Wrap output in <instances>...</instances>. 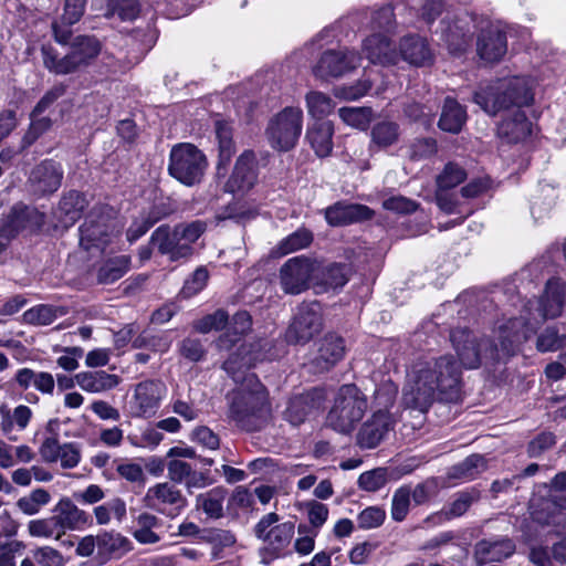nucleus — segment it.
<instances>
[{
	"mask_svg": "<svg viewBox=\"0 0 566 566\" xmlns=\"http://www.w3.org/2000/svg\"><path fill=\"white\" fill-rule=\"evenodd\" d=\"M386 512L379 506H368L357 516L358 527L361 530L377 528L382 525Z\"/></svg>",
	"mask_w": 566,
	"mask_h": 566,
	"instance_id": "55",
	"label": "nucleus"
},
{
	"mask_svg": "<svg viewBox=\"0 0 566 566\" xmlns=\"http://www.w3.org/2000/svg\"><path fill=\"white\" fill-rule=\"evenodd\" d=\"M250 366V357L241 352H235L230 354L223 361L222 369L237 385H242L247 384V379L250 376H256L255 374L248 373Z\"/></svg>",
	"mask_w": 566,
	"mask_h": 566,
	"instance_id": "41",
	"label": "nucleus"
},
{
	"mask_svg": "<svg viewBox=\"0 0 566 566\" xmlns=\"http://www.w3.org/2000/svg\"><path fill=\"white\" fill-rule=\"evenodd\" d=\"M154 226V222L147 217L145 212H143L138 218L133 220L126 230V238L130 243H133L146 234L147 231Z\"/></svg>",
	"mask_w": 566,
	"mask_h": 566,
	"instance_id": "62",
	"label": "nucleus"
},
{
	"mask_svg": "<svg viewBox=\"0 0 566 566\" xmlns=\"http://www.w3.org/2000/svg\"><path fill=\"white\" fill-rule=\"evenodd\" d=\"M473 102L485 113L496 115L512 106L520 109L522 106L530 105L533 102V94L526 80L515 76L481 87L474 93Z\"/></svg>",
	"mask_w": 566,
	"mask_h": 566,
	"instance_id": "5",
	"label": "nucleus"
},
{
	"mask_svg": "<svg viewBox=\"0 0 566 566\" xmlns=\"http://www.w3.org/2000/svg\"><path fill=\"white\" fill-rule=\"evenodd\" d=\"M515 543L507 536H497L479 541L474 546V557L478 564L502 562L515 552Z\"/></svg>",
	"mask_w": 566,
	"mask_h": 566,
	"instance_id": "20",
	"label": "nucleus"
},
{
	"mask_svg": "<svg viewBox=\"0 0 566 566\" xmlns=\"http://www.w3.org/2000/svg\"><path fill=\"white\" fill-rule=\"evenodd\" d=\"M209 274L208 271L205 268H198L191 275L190 279H188L181 290V293L185 297H190L195 294H197L199 291H201L207 281H208Z\"/></svg>",
	"mask_w": 566,
	"mask_h": 566,
	"instance_id": "59",
	"label": "nucleus"
},
{
	"mask_svg": "<svg viewBox=\"0 0 566 566\" xmlns=\"http://www.w3.org/2000/svg\"><path fill=\"white\" fill-rule=\"evenodd\" d=\"M56 521L64 535L67 531H80L92 524L91 515L81 510L67 496H63L52 509Z\"/></svg>",
	"mask_w": 566,
	"mask_h": 566,
	"instance_id": "21",
	"label": "nucleus"
},
{
	"mask_svg": "<svg viewBox=\"0 0 566 566\" xmlns=\"http://www.w3.org/2000/svg\"><path fill=\"white\" fill-rule=\"evenodd\" d=\"M63 179V170L53 160H44L35 166L29 177V181L35 193L40 196L55 192Z\"/></svg>",
	"mask_w": 566,
	"mask_h": 566,
	"instance_id": "19",
	"label": "nucleus"
},
{
	"mask_svg": "<svg viewBox=\"0 0 566 566\" xmlns=\"http://www.w3.org/2000/svg\"><path fill=\"white\" fill-rule=\"evenodd\" d=\"M402 59L416 66H423L431 61V51L427 41L419 35L405 36L400 42Z\"/></svg>",
	"mask_w": 566,
	"mask_h": 566,
	"instance_id": "33",
	"label": "nucleus"
},
{
	"mask_svg": "<svg viewBox=\"0 0 566 566\" xmlns=\"http://www.w3.org/2000/svg\"><path fill=\"white\" fill-rule=\"evenodd\" d=\"M202 539L211 545V560L223 558L224 549L237 543V537L231 531L221 528L210 530Z\"/></svg>",
	"mask_w": 566,
	"mask_h": 566,
	"instance_id": "42",
	"label": "nucleus"
},
{
	"mask_svg": "<svg viewBox=\"0 0 566 566\" xmlns=\"http://www.w3.org/2000/svg\"><path fill=\"white\" fill-rule=\"evenodd\" d=\"M313 233L306 228H300L282 239L273 249L275 256H284L298 250L305 249L313 242Z\"/></svg>",
	"mask_w": 566,
	"mask_h": 566,
	"instance_id": "40",
	"label": "nucleus"
},
{
	"mask_svg": "<svg viewBox=\"0 0 566 566\" xmlns=\"http://www.w3.org/2000/svg\"><path fill=\"white\" fill-rule=\"evenodd\" d=\"M137 0H107V18L118 17L122 21H132L139 14Z\"/></svg>",
	"mask_w": 566,
	"mask_h": 566,
	"instance_id": "47",
	"label": "nucleus"
},
{
	"mask_svg": "<svg viewBox=\"0 0 566 566\" xmlns=\"http://www.w3.org/2000/svg\"><path fill=\"white\" fill-rule=\"evenodd\" d=\"M312 400L308 394L293 397L284 411V418L293 426L301 424L313 408Z\"/></svg>",
	"mask_w": 566,
	"mask_h": 566,
	"instance_id": "45",
	"label": "nucleus"
},
{
	"mask_svg": "<svg viewBox=\"0 0 566 566\" xmlns=\"http://www.w3.org/2000/svg\"><path fill=\"white\" fill-rule=\"evenodd\" d=\"M229 314L227 311L219 308L211 314L193 322V329L207 334L211 331H221L228 326Z\"/></svg>",
	"mask_w": 566,
	"mask_h": 566,
	"instance_id": "49",
	"label": "nucleus"
},
{
	"mask_svg": "<svg viewBox=\"0 0 566 566\" xmlns=\"http://www.w3.org/2000/svg\"><path fill=\"white\" fill-rule=\"evenodd\" d=\"M133 548V543L118 532L104 531L98 534V559L102 564L119 559Z\"/></svg>",
	"mask_w": 566,
	"mask_h": 566,
	"instance_id": "25",
	"label": "nucleus"
},
{
	"mask_svg": "<svg viewBox=\"0 0 566 566\" xmlns=\"http://www.w3.org/2000/svg\"><path fill=\"white\" fill-rule=\"evenodd\" d=\"M28 532L32 537L54 538L56 541L64 536L53 513L48 517L31 520L28 523Z\"/></svg>",
	"mask_w": 566,
	"mask_h": 566,
	"instance_id": "43",
	"label": "nucleus"
},
{
	"mask_svg": "<svg viewBox=\"0 0 566 566\" xmlns=\"http://www.w3.org/2000/svg\"><path fill=\"white\" fill-rule=\"evenodd\" d=\"M522 318H510L493 333V338L476 336L467 327H455L450 332V340L460 366L476 369L481 365L495 364L516 354L518 346L527 339Z\"/></svg>",
	"mask_w": 566,
	"mask_h": 566,
	"instance_id": "2",
	"label": "nucleus"
},
{
	"mask_svg": "<svg viewBox=\"0 0 566 566\" xmlns=\"http://www.w3.org/2000/svg\"><path fill=\"white\" fill-rule=\"evenodd\" d=\"M33 556L40 566H63L64 558L62 554L50 546L39 547L33 552Z\"/></svg>",
	"mask_w": 566,
	"mask_h": 566,
	"instance_id": "60",
	"label": "nucleus"
},
{
	"mask_svg": "<svg viewBox=\"0 0 566 566\" xmlns=\"http://www.w3.org/2000/svg\"><path fill=\"white\" fill-rule=\"evenodd\" d=\"M45 223L44 213L36 208L21 201L14 203L10 210L0 217V239L11 242L22 231H39Z\"/></svg>",
	"mask_w": 566,
	"mask_h": 566,
	"instance_id": "11",
	"label": "nucleus"
},
{
	"mask_svg": "<svg viewBox=\"0 0 566 566\" xmlns=\"http://www.w3.org/2000/svg\"><path fill=\"white\" fill-rule=\"evenodd\" d=\"M295 533L293 522L280 523V515L275 512L263 515L253 527L254 536L265 543L259 551L261 562L270 564L281 557L283 551L290 545Z\"/></svg>",
	"mask_w": 566,
	"mask_h": 566,
	"instance_id": "8",
	"label": "nucleus"
},
{
	"mask_svg": "<svg viewBox=\"0 0 566 566\" xmlns=\"http://www.w3.org/2000/svg\"><path fill=\"white\" fill-rule=\"evenodd\" d=\"M302 109L285 107L270 120L266 135L271 142H296L302 133Z\"/></svg>",
	"mask_w": 566,
	"mask_h": 566,
	"instance_id": "16",
	"label": "nucleus"
},
{
	"mask_svg": "<svg viewBox=\"0 0 566 566\" xmlns=\"http://www.w3.org/2000/svg\"><path fill=\"white\" fill-rule=\"evenodd\" d=\"M205 221L159 226L150 235L149 245L171 262L188 260L195 252L193 243L205 233Z\"/></svg>",
	"mask_w": 566,
	"mask_h": 566,
	"instance_id": "4",
	"label": "nucleus"
},
{
	"mask_svg": "<svg viewBox=\"0 0 566 566\" xmlns=\"http://www.w3.org/2000/svg\"><path fill=\"white\" fill-rule=\"evenodd\" d=\"M391 429L390 415L387 411L378 410L361 426L357 434V442L361 448L374 449Z\"/></svg>",
	"mask_w": 566,
	"mask_h": 566,
	"instance_id": "22",
	"label": "nucleus"
},
{
	"mask_svg": "<svg viewBox=\"0 0 566 566\" xmlns=\"http://www.w3.org/2000/svg\"><path fill=\"white\" fill-rule=\"evenodd\" d=\"M371 88V83L368 80L358 81L353 85L337 86L334 90L336 97L347 101H355L364 95Z\"/></svg>",
	"mask_w": 566,
	"mask_h": 566,
	"instance_id": "57",
	"label": "nucleus"
},
{
	"mask_svg": "<svg viewBox=\"0 0 566 566\" xmlns=\"http://www.w3.org/2000/svg\"><path fill=\"white\" fill-rule=\"evenodd\" d=\"M315 270V261L305 255L289 259L280 269L279 277L283 292L297 295L306 291Z\"/></svg>",
	"mask_w": 566,
	"mask_h": 566,
	"instance_id": "12",
	"label": "nucleus"
},
{
	"mask_svg": "<svg viewBox=\"0 0 566 566\" xmlns=\"http://www.w3.org/2000/svg\"><path fill=\"white\" fill-rule=\"evenodd\" d=\"M468 178L467 170L454 161L444 165L441 172L436 177L437 188L453 189Z\"/></svg>",
	"mask_w": 566,
	"mask_h": 566,
	"instance_id": "46",
	"label": "nucleus"
},
{
	"mask_svg": "<svg viewBox=\"0 0 566 566\" xmlns=\"http://www.w3.org/2000/svg\"><path fill=\"white\" fill-rule=\"evenodd\" d=\"M555 444V434L549 431H543L528 442L527 454L531 458H538L545 451L552 449Z\"/></svg>",
	"mask_w": 566,
	"mask_h": 566,
	"instance_id": "56",
	"label": "nucleus"
},
{
	"mask_svg": "<svg viewBox=\"0 0 566 566\" xmlns=\"http://www.w3.org/2000/svg\"><path fill=\"white\" fill-rule=\"evenodd\" d=\"M207 166L205 154L195 144H176L171 148L169 174L185 186L199 184Z\"/></svg>",
	"mask_w": 566,
	"mask_h": 566,
	"instance_id": "9",
	"label": "nucleus"
},
{
	"mask_svg": "<svg viewBox=\"0 0 566 566\" xmlns=\"http://www.w3.org/2000/svg\"><path fill=\"white\" fill-rule=\"evenodd\" d=\"M481 492L478 488L472 486L454 494L452 502L443 507L440 512L446 520H452L464 515L472 504L479 502Z\"/></svg>",
	"mask_w": 566,
	"mask_h": 566,
	"instance_id": "37",
	"label": "nucleus"
},
{
	"mask_svg": "<svg viewBox=\"0 0 566 566\" xmlns=\"http://www.w3.org/2000/svg\"><path fill=\"white\" fill-rule=\"evenodd\" d=\"M69 313L67 307L51 304H40L23 313V321L34 326H45L53 323L57 317Z\"/></svg>",
	"mask_w": 566,
	"mask_h": 566,
	"instance_id": "38",
	"label": "nucleus"
},
{
	"mask_svg": "<svg viewBox=\"0 0 566 566\" xmlns=\"http://www.w3.org/2000/svg\"><path fill=\"white\" fill-rule=\"evenodd\" d=\"M87 0H65L64 12L60 22H53L52 29L54 39L61 44H65L71 38V25L80 21L84 14Z\"/></svg>",
	"mask_w": 566,
	"mask_h": 566,
	"instance_id": "29",
	"label": "nucleus"
},
{
	"mask_svg": "<svg viewBox=\"0 0 566 566\" xmlns=\"http://www.w3.org/2000/svg\"><path fill=\"white\" fill-rule=\"evenodd\" d=\"M360 55L353 50H328L322 54L313 67V73L322 80L342 76L346 72L356 69L360 64Z\"/></svg>",
	"mask_w": 566,
	"mask_h": 566,
	"instance_id": "13",
	"label": "nucleus"
},
{
	"mask_svg": "<svg viewBox=\"0 0 566 566\" xmlns=\"http://www.w3.org/2000/svg\"><path fill=\"white\" fill-rule=\"evenodd\" d=\"M338 114L348 126L364 130L370 124L373 111L369 107H342Z\"/></svg>",
	"mask_w": 566,
	"mask_h": 566,
	"instance_id": "48",
	"label": "nucleus"
},
{
	"mask_svg": "<svg viewBox=\"0 0 566 566\" xmlns=\"http://www.w3.org/2000/svg\"><path fill=\"white\" fill-rule=\"evenodd\" d=\"M101 42L92 35H78L73 39L70 50L59 56L51 46H42V57L45 69L56 75H66L87 67L101 53Z\"/></svg>",
	"mask_w": 566,
	"mask_h": 566,
	"instance_id": "6",
	"label": "nucleus"
},
{
	"mask_svg": "<svg viewBox=\"0 0 566 566\" xmlns=\"http://www.w3.org/2000/svg\"><path fill=\"white\" fill-rule=\"evenodd\" d=\"M256 159L252 150L243 151L237 159L234 170L227 182L231 192L248 191L256 182Z\"/></svg>",
	"mask_w": 566,
	"mask_h": 566,
	"instance_id": "23",
	"label": "nucleus"
},
{
	"mask_svg": "<svg viewBox=\"0 0 566 566\" xmlns=\"http://www.w3.org/2000/svg\"><path fill=\"white\" fill-rule=\"evenodd\" d=\"M253 211L247 209L240 202H231L214 216L216 221L233 220L237 223H244L254 218Z\"/></svg>",
	"mask_w": 566,
	"mask_h": 566,
	"instance_id": "52",
	"label": "nucleus"
},
{
	"mask_svg": "<svg viewBox=\"0 0 566 566\" xmlns=\"http://www.w3.org/2000/svg\"><path fill=\"white\" fill-rule=\"evenodd\" d=\"M229 418L248 432L262 430L271 418V403L265 386L256 376L227 394Z\"/></svg>",
	"mask_w": 566,
	"mask_h": 566,
	"instance_id": "3",
	"label": "nucleus"
},
{
	"mask_svg": "<svg viewBox=\"0 0 566 566\" xmlns=\"http://www.w3.org/2000/svg\"><path fill=\"white\" fill-rule=\"evenodd\" d=\"M350 268L345 263H333L324 268L316 284L317 293L343 287L349 280Z\"/></svg>",
	"mask_w": 566,
	"mask_h": 566,
	"instance_id": "36",
	"label": "nucleus"
},
{
	"mask_svg": "<svg viewBox=\"0 0 566 566\" xmlns=\"http://www.w3.org/2000/svg\"><path fill=\"white\" fill-rule=\"evenodd\" d=\"M177 202L169 197H165L157 199L145 213L156 224L177 212Z\"/></svg>",
	"mask_w": 566,
	"mask_h": 566,
	"instance_id": "54",
	"label": "nucleus"
},
{
	"mask_svg": "<svg viewBox=\"0 0 566 566\" xmlns=\"http://www.w3.org/2000/svg\"><path fill=\"white\" fill-rule=\"evenodd\" d=\"M497 136L509 142H525L534 136L533 124L524 112L516 109L512 117L503 119L497 126Z\"/></svg>",
	"mask_w": 566,
	"mask_h": 566,
	"instance_id": "28",
	"label": "nucleus"
},
{
	"mask_svg": "<svg viewBox=\"0 0 566 566\" xmlns=\"http://www.w3.org/2000/svg\"><path fill=\"white\" fill-rule=\"evenodd\" d=\"M374 211L360 203L339 200L324 209V217L331 227H344L371 219Z\"/></svg>",
	"mask_w": 566,
	"mask_h": 566,
	"instance_id": "17",
	"label": "nucleus"
},
{
	"mask_svg": "<svg viewBox=\"0 0 566 566\" xmlns=\"http://www.w3.org/2000/svg\"><path fill=\"white\" fill-rule=\"evenodd\" d=\"M488 469V460L484 455L473 453L463 461L452 465L448 471L450 480L471 481Z\"/></svg>",
	"mask_w": 566,
	"mask_h": 566,
	"instance_id": "34",
	"label": "nucleus"
},
{
	"mask_svg": "<svg viewBox=\"0 0 566 566\" xmlns=\"http://www.w3.org/2000/svg\"><path fill=\"white\" fill-rule=\"evenodd\" d=\"M86 205L81 192L71 190L61 198L55 216L64 227H71L81 218Z\"/></svg>",
	"mask_w": 566,
	"mask_h": 566,
	"instance_id": "32",
	"label": "nucleus"
},
{
	"mask_svg": "<svg viewBox=\"0 0 566 566\" xmlns=\"http://www.w3.org/2000/svg\"><path fill=\"white\" fill-rule=\"evenodd\" d=\"M395 13L391 6H385L374 12L371 27L374 30L390 31L394 27Z\"/></svg>",
	"mask_w": 566,
	"mask_h": 566,
	"instance_id": "61",
	"label": "nucleus"
},
{
	"mask_svg": "<svg viewBox=\"0 0 566 566\" xmlns=\"http://www.w3.org/2000/svg\"><path fill=\"white\" fill-rule=\"evenodd\" d=\"M467 108L455 98L447 96L444 98L438 126L441 130L451 134H458L467 123Z\"/></svg>",
	"mask_w": 566,
	"mask_h": 566,
	"instance_id": "31",
	"label": "nucleus"
},
{
	"mask_svg": "<svg viewBox=\"0 0 566 566\" xmlns=\"http://www.w3.org/2000/svg\"><path fill=\"white\" fill-rule=\"evenodd\" d=\"M143 501L145 506L163 514H167V507L178 514L187 506L186 496L170 482L157 483L150 486Z\"/></svg>",
	"mask_w": 566,
	"mask_h": 566,
	"instance_id": "14",
	"label": "nucleus"
},
{
	"mask_svg": "<svg viewBox=\"0 0 566 566\" xmlns=\"http://www.w3.org/2000/svg\"><path fill=\"white\" fill-rule=\"evenodd\" d=\"M566 348V333L557 326H547L537 336L536 349L541 353L557 352Z\"/></svg>",
	"mask_w": 566,
	"mask_h": 566,
	"instance_id": "44",
	"label": "nucleus"
},
{
	"mask_svg": "<svg viewBox=\"0 0 566 566\" xmlns=\"http://www.w3.org/2000/svg\"><path fill=\"white\" fill-rule=\"evenodd\" d=\"M305 99L308 114L316 118L328 115L334 108L332 98L322 92L311 91L306 94Z\"/></svg>",
	"mask_w": 566,
	"mask_h": 566,
	"instance_id": "50",
	"label": "nucleus"
},
{
	"mask_svg": "<svg viewBox=\"0 0 566 566\" xmlns=\"http://www.w3.org/2000/svg\"><path fill=\"white\" fill-rule=\"evenodd\" d=\"M130 269L128 255H117L104 261L96 269V281L98 284L108 285L122 279Z\"/></svg>",
	"mask_w": 566,
	"mask_h": 566,
	"instance_id": "35",
	"label": "nucleus"
},
{
	"mask_svg": "<svg viewBox=\"0 0 566 566\" xmlns=\"http://www.w3.org/2000/svg\"><path fill=\"white\" fill-rule=\"evenodd\" d=\"M180 354L186 359L192 363H198L205 358L207 349L201 339L187 337L180 344Z\"/></svg>",
	"mask_w": 566,
	"mask_h": 566,
	"instance_id": "58",
	"label": "nucleus"
},
{
	"mask_svg": "<svg viewBox=\"0 0 566 566\" xmlns=\"http://www.w3.org/2000/svg\"><path fill=\"white\" fill-rule=\"evenodd\" d=\"M112 229V220L107 216L92 210L80 227V245L86 251L92 248L104 249L109 242Z\"/></svg>",
	"mask_w": 566,
	"mask_h": 566,
	"instance_id": "15",
	"label": "nucleus"
},
{
	"mask_svg": "<svg viewBox=\"0 0 566 566\" xmlns=\"http://www.w3.org/2000/svg\"><path fill=\"white\" fill-rule=\"evenodd\" d=\"M307 517L312 528L318 530L322 527L328 517V507L317 501H311L306 504Z\"/></svg>",
	"mask_w": 566,
	"mask_h": 566,
	"instance_id": "63",
	"label": "nucleus"
},
{
	"mask_svg": "<svg viewBox=\"0 0 566 566\" xmlns=\"http://www.w3.org/2000/svg\"><path fill=\"white\" fill-rule=\"evenodd\" d=\"M191 469L188 462L178 459L170 460L167 463L168 478L172 483H185Z\"/></svg>",
	"mask_w": 566,
	"mask_h": 566,
	"instance_id": "64",
	"label": "nucleus"
},
{
	"mask_svg": "<svg viewBox=\"0 0 566 566\" xmlns=\"http://www.w3.org/2000/svg\"><path fill=\"white\" fill-rule=\"evenodd\" d=\"M410 389L403 394L407 408L427 412L436 401L457 403L462 399V368L450 354L418 360L409 374Z\"/></svg>",
	"mask_w": 566,
	"mask_h": 566,
	"instance_id": "1",
	"label": "nucleus"
},
{
	"mask_svg": "<svg viewBox=\"0 0 566 566\" xmlns=\"http://www.w3.org/2000/svg\"><path fill=\"white\" fill-rule=\"evenodd\" d=\"M411 502V486L402 485L398 488L391 501V518L396 522H402L408 515Z\"/></svg>",
	"mask_w": 566,
	"mask_h": 566,
	"instance_id": "51",
	"label": "nucleus"
},
{
	"mask_svg": "<svg viewBox=\"0 0 566 566\" xmlns=\"http://www.w3.org/2000/svg\"><path fill=\"white\" fill-rule=\"evenodd\" d=\"M345 354V342L335 333L326 334L319 342L317 355L313 359L315 366L327 370L339 361Z\"/></svg>",
	"mask_w": 566,
	"mask_h": 566,
	"instance_id": "27",
	"label": "nucleus"
},
{
	"mask_svg": "<svg viewBox=\"0 0 566 566\" xmlns=\"http://www.w3.org/2000/svg\"><path fill=\"white\" fill-rule=\"evenodd\" d=\"M228 491L223 486H216L196 497L197 507H200L206 515L218 520L223 516V502Z\"/></svg>",
	"mask_w": 566,
	"mask_h": 566,
	"instance_id": "39",
	"label": "nucleus"
},
{
	"mask_svg": "<svg viewBox=\"0 0 566 566\" xmlns=\"http://www.w3.org/2000/svg\"><path fill=\"white\" fill-rule=\"evenodd\" d=\"M75 380L81 389L93 394L112 390L120 382L117 375L105 370L82 371L75 375Z\"/></svg>",
	"mask_w": 566,
	"mask_h": 566,
	"instance_id": "30",
	"label": "nucleus"
},
{
	"mask_svg": "<svg viewBox=\"0 0 566 566\" xmlns=\"http://www.w3.org/2000/svg\"><path fill=\"white\" fill-rule=\"evenodd\" d=\"M363 51L373 64L389 65L395 64L398 60L396 49L381 33H374L368 36L364 41Z\"/></svg>",
	"mask_w": 566,
	"mask_h": 566,
	"instance_id": "26",
	"label": "nucleus"
},
{
	"mask_svg": "<svg viewBox=\"0 0 566 566\" xmlns=\"http://www.w3.org/2000/svg\"><path fill=\"white\" fill-rule=\"evenodd\" d=\"M387 483V470L377 468L361 473L358 478V486L367 492H376Z\"/></svg>",
	"mask_w": 566,
	"mask_h": 566,
	"instance_id": "53",
	"label": "nucleus"
},
{
	"mask_svg": "<svg viewBox=\"0 0 566 566\" xmlns=\"http://www.w3.org/2000/svg\"><path fill=\"white\" fill-rule=\"evenodd\" d=\"M506 35L496 25L483 29L478 38L476 51L488 62H496L506 53Z\"/></svg>",
	"mask_w": 566,
	"mask_h": 566,
	"instance_id": "24",
	"label": "nucleus"
},
{
	"mask_svg": "<svg viewBox=\"0 0 566 566\" xmlns=\"http://www.w3.org/2000/svg\"><path fill=\"white\" fill-rule=\"evenodd\" d=\"M367 410V398L354 384L342 386L326 421L335 431L349 433Z\"/></svg>",
	"mask_w": 566,
	"mask_h": 566,
	"instance_id": "7",
	"label": "nucleus"
},
{
	"mask_svg": "<svg viewBox=\"0 0 566 566\" xmlns=\"http://www.w3.org/2000/svg\"><path fill=\"white\" fill-rule=\"evenodd\" d=\"M324 328L322 305L316 302L301 303L286 329L285 338L292 345H305Z\"/></svg>",
	"mask_w": 566,
	"mask_h": 566,
	"instance_id": "10",
	"label": "nucleus"
},
{
	"mask_svg": "<svg viewBox=\"0 0 566 566\" xmlns=\"http://www.w3.org/2000/svg\"><path fill=\"white\" fill-rule=\"evenodd\" d=\"M165 386L160 380H145L136 385L133 413L136 417H150L159 407Z\"/></svg>",
	"mask_w": 566,
	"mask_h": 566,
	"instance_id": "18",
	"label": "nucleus"
}]
</instances>
